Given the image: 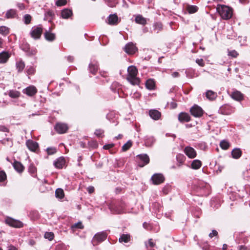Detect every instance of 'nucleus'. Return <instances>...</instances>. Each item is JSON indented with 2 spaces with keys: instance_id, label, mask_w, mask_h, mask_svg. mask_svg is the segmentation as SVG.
<instances>
[{
  "instance_id": "14",
  "label": "nucleus",
  "mask_w": 250,
  "mask_h": 250,
  "mask_svg": "<svg viewBox=\"0 0 250 250\" xmlns=\"http://www.w3.org/2000/svg\"><path fill=\"white\" fill-rule=\"evenodd\" d=\"M231 98L237 101H241L243 100V94L240 91L236 90L233 91L231 94Z\"/></svg>"
},
{
  "instance_id": "60",
  "label": "nucleus",
  "mask_w": 250,
  "mask_h": 250,
  "mask_svg": "<svg viewBox=\"0 0 250 250\" xmlns=\"http://www.w3.org/2000/svg\"><path fill=\"white\" fill-rule=\"evenodd\" d=\"M2 40L1 38H0V47H2Z\"/></svg>"
},
{
  "instance_id": "30",
  "label": "nucleus",
  "mask_w": 250,
  "mask_h": 250,
  "mask_svg": "<svg viewBox=\"0 0 250 250\" xmlns=\"http://www.w3.org/2000/svg\"><path fill=\"white\" fill-rule=\"evenodd\" d=\"M55 194L57 198L62 199L64 197L63 190L61 188H58L56 190Z\"/></svg>"
},
{
  "instance_id": "5",
  "label": "nucleus",
  "mask_w": 250,
  "mask_h": 250,
  "mask_svg": "<svg viewBox=\"0 0 250 250\" xmlns=\"http://www.w3.org/2000/svg\"><path fill=\"white\" fill-rule=\"evenodd\" d=\"M68 129V125L64 123H58L55 126V130L59 134L65 133Z\"/></svg>"
},
{
  "instance_id": "50",
  "label": "nucleus",
  "mask_w": 250,
  "mask_h": 250,
  "mask_svg": "<svg viewBox=\"0 0 250 250\" xmlns=\"http://www.w3.org/2000/svg\"><path fill=\"white\" fill-rule=\"evenodd\" d=\"M113 146H114L113 144L105 145L103 146V148L104 149H110V148L112 147Z\"/></svg>"
},
{
  "instance_id": "45",
  "label": "nucleus",
  "mask_w": 250,
  "mask_h": 250,
  "mask_svg": "<svg viewBox=\"0 0 250 250\" xmlns=\"http://www.w3.org/2000/svg\"><path fill=\"white\" fill-rule=\"evenodd\" d=\"M196 62L198 64L201 66H204L205 65V63L204 62V61L202 59H197L196 60Z\"/></svg>"
},
{
  "instance_id": "19",
  "label": "nucleus",
  "mask_w": 250,
  "mask_h": 250,
  "mask_svg": "<svg viewBox=\"0 0 250 250\" xmlns=\"http://www.w3.org/2000/svg\"><path fill=\"white\" fill-rule=\"evenodd\" d=\"M178 119L180 122H189L190 117L189 115L186 113H181L178 116Z\"/></svg>"
},
{
  "instance_id": "15",
  "label": "nucleus",
  "mask_w": 250,
  "mask_h": 250,
  "mask_svg": "<svg viewBox=\"0 0 250 250\" xmlns=\"http://www.w3.org/2000/svg\"><path fill=\"white\" fill-rule=\"evenodd\" d=\"M10 57V54L7 52L3 51L0 53V63H4L7 62Z\"/></svg>"
},
{
  "instance_id": "59",
  "label": "nucleus",
  "mask_w": 250,
  "mask_h": 250,
  "mask_svg": "<svg viewBox=\"0 0 250 250\" xmlns=\"http://www.w3.org/2000/svg\"><path fill=\"white\" fill-rule=\"evenodd\" d=\"M148 224H147L145 222L144 224H143V227L144 228H145V229H147V226H148Z\"/></svg>"
},
{
  "instance_id": "9",
  "label": "nucleus",
  "mask_w": 250,
  "mask_h": 250,
  "mask_svg": "<svg viewBox=\"0 0 250 250\" xmlns=\"http://www.w3.org/2000/svg\"><path fill=\"white\" fill-rule=\"evenodd\" d=\"M124 50L126 53L133 54L137 51V48L132 42H129L125 46Z\"/></svg>"
},
{
  "instance_id": "38",
  "label": "nucleus",
  "mask_w": 250,
  "mask_h": 250,
  "mask_svg": "<svg viewBox=\"0 0 250 250\" xmlns=\"http://www.w3.org/2000/svg\"><path fill=\"white\" fill-rule=\"evenodd\" d=\"M54 234L53 232H47L44 234V238L46 239H48L49 240L51 241L54 238Z\"/></svg>"
},
{
  "instance_id": "11",
  "label": "nucleus",
  "mask_w": 250,
  "mask_h": 250,
  "mask_svg": "<svg viewBox=\"0 0 250 250\" xmlns=\"http://www.w3.org/2000/svg\"><path fill=\"white\" fill-rule=\"evenodd\" d=\"M42 32V29L41 27H36L34 28L31 31V35L33 38L37 39L40 38Z\"/></svg>"
},
{
  "instance_id": "42",
  "label": "nucleus",
  "mask_w": 250,
  "mask_h": 250,
  "mask_svg": "<svg viewBox=\"0 0 250 250\" xmlns=\"http://www.w3.org/2000/svg\"><path fill=\"white\" fill-rule=\"evenodd\" d=\"M83 226L81 222H78L77 223L75 224L74 225L72 226V228H79V229H83Z\"/></svg>"
},
{
  "instance_id": "55",
  "label": "nucleus",
  "mask_w": 250,
  "mask_h": 250,
  "mask_svg": "<svg viewBox=\"0 0 250 250\" xmlns=\"http://www.w3.org/2000/svg\"><path fill=\"white\" fill-rule=\"evenodd\" d=\"M177 104L175 103L172 102L171 103V106L172 108H174L176 107Z\"/></svg>"
},
{
  "instance_id": "33",
  "label": "nucleus",
  "mask_w": 250,
  "mask_h": 250,
  "mask_svg": "<svg viewBox=\"0 0 250 250\" xmlns=\"http://www.w3.org/2000/svg\"><path fill=\"white\" fill-rule=\"evenodd\" d=\"M198 7L194 5L188 6L187 7V10L190 14L194 13L197 11Z\"/></svg>"
},
{
  "instance_id": "51",
  "label": "nucleus",
  "mask_w": 250,
  "mask_h": 250,
  "mask_svg": "<svg viewBox=\"0 0 250 250\" xmlns=\"http://www.w3.org/2000/svg\"><path fill=\"white\" fill-rule=\"evenodd\" d=\"M87 191L89 193H92L94 191V188L93 187H89L87 188Z\"/></svg>"
},
{
  "instance_id": "4",
  "label": "nucleus",
  "mask_w": 250,
  "mask_h": 250,
  "mask_svg": "<svg viewBox=\"0 0 250 250\" xmlns=\"http://www.w3.org/2000/svg\"><path fill=\"white\" fill-rule=\"evenodd\" d=\"M5 222L10 226L14 228H20L23 226V224L21 221L11 217H7L5 220Z\"/></svg>"
},
{
  "instance_id": "39",
  "label": "nucleus",
  "mask_w": 250,
  "mask_h": 250,
  "mask_svg": "<svg viewBox=\"0 0 250 250\" xmlns=\"http://www.w3.org/2000/svg\"><path fill=\"white\" fill-rule=\"evenodd\" d=\"M46 151L49 155H52L56 152V149L54 147H48L46 149Z\"/></svg>"
},
{
  "instance_id": "40",
  "label": "nucleus",
  "mask_w": 250,
  "mask_h": 250,
  "mask_svg": "<svg viewBox=\"0 0 250 250\" xmlns=\"http://www.w3.org/2000/svg\"><path fill=\"white\" fill-rule=\"evenodd\" d=\"M6 179V175L4 171H0V182H3Z\"/></svg>"
},
{
  "instance_id": "25",
  "label": "nucleus",
  "mask_w": 250,
  "mask_h": 250,
  "mask_svg": "<svg viewBox=\"0 0 250 250\" xmlns=\"http://www.w3.org/2000/svg\"><path fill=\"white\" fill-rule=\"evenodd\" d=\"M155 85V82L153 80L149 79L146 82V86L149 90L154 89Z\"/></svg>"
},
{
  "instance_id": "52",
  "label": "nucleus",
  "mask_w": 250,
  "mask_h": 250,
  "mask_svg": "<svg viewBox=\"0 0 250 250\" xmlns=\"http://www.w3.org/2000/svg\"><path fill=\"white\" fill-rule=\"evenodd\" d=\"M0 130L3 131V132H6V131H7L8 129L4 126H0Z\"/></svg>"
},
{
  "instance_id": "16",
  "label": "nucleus",
  "mask_w": 250,
  "mask_h": 250,
  "mask_svg": "<svg viewBox=\"0 0 250 250\" xmlns=\"http://www.w3.org/2000/svg\"><path fill=\"white\" fill-rule=\"evenodd\" d=\"M65 164V160L62 157H60L54 163V165L57 168H62Z\"/></svg>"
},
{
  "instance_id": "37",
  "label": "nucleus",
  "mask_w": 250,
  "mask_h": 250,
  "mask_svg": "<svg viewBox=\"0 0 250 250\" xmlns=\"http://www.w3.org/2000/svg\"><path fill=\"white\" fill-rule=\"evenodd\" d=\"M9 33L8 28L4 26H2L0 27V33L2 35H6Z\"/></svg>"
},
{
  "instance_id": "43",
  "label": "nucleus",
  "mask_w": 250,
  "mask_h": 250,
  "mask_svg": "<svg viewBox=\"0 0 250 250\" xmlns=\"http://www.w3.org/2000/svg\"><path fill=\"white\" fill-rule=\"evenodd\" d=\"M66 3V0H58L56 2V5L57 6H62L64 5Z\"/></svg>"
},
{
  "instance_id": "20",
  "label": "nucleus",
  "mask_w": 250,
  "mask_h": 250,
  "mask_svg": "<svg viewBox=\"0 0 250 250\" xmlns=\"http://www.w3.org/2000/svg\"><path fill=\"white\" fill-rule=\"evenodd\" d=\"M149 115L154 120H158L161 117V113L157 110H150Z\"/></svg>"
},
{
  "instance_id": "61",
  "label": "nucleus",
  "mask_w": 250,
  "mask_h": 250,
  "mask_svg": "<svg viewBox=\"0 0 250 250\" xmlns=\"http://www.w3.org/2000/svg\"><path fill=\"white\" fill-rule=\"evenodd\" d=\"M227 245L226 244H224L223 246V249L224 250H226L227 249Z\"/></svg>"
},
{
  "instance_id": "3",
  "label": "nucleus",
  "mask_w": 250,
  "mask_h": 250,
  "mask_svg": "<svg viewBox=\"0 0 250 250\" xmlns=\"http://www.w3.org/2000/svg\"><path fill=\"white\" fill-rule=\"evenodd\" d=\"M106 237L107 235L104 232L97 233L95 235L92 240L93 245H96L98 243L104 241V240H105Z\"/></svg>"
},
{
  "instance_id": "64",
  "label": "nucleus",
  "mask_w": 250,
  "mask_h": 250,
  "mask_svg": "<svg viewBox=\"0 0 250 250\" xmlns=\"http://www.w3.org/2000/svg\"><path fill=\"white\" fill-rule=\"evenodd\" d=\"M241 2H244L246 0H239Z\"/></svg>"
},
{
  "instance_id": "21",
  "label": "nucleus",
  "mask_w": 250,
  "mask_h": 250,
  "mask_svg": "<svg viewBox=\"0 0 250 250\" xmlns=\"http://www.w3.org/2000/svg\"><path fill=\"white\" fill-rule=\"evenodd\" d=\"M231 155L233 158L238 159L242 155V151L240 148H234L231 152Z\"/></svg>"
},
{
  "instance_id": "58",
  "label": "nucleus",
  "mask_w": 250,
  "mask_h": 250,
  "mask_svg": "<svg viewBox=\"0 0 250 250\" xmlns=\"http://www.w3.org/2000/svg\"><path fill=\"white\" fill-rule=\"evenodd\" d=\"M18 6L21 9H22L24 8V5L22 3L18 4Z\"/></svg>"
},
{
  "instance_id": "31",
  "label": "nucleus",
  "mask_w": 250,
  "mask_h": 250,
  "mask_svg": "<svg viewBox=\"0 0 250 250\" xmlns=\"http://www.w3.org/2000/svg\"><path fill=\"white\" fill-rule=\"evenodd\" d=\"M16 15V11L11 9L7 12L6 13V17L8 19L12 18L15 17Z\"/></svg>"
},
{
  "instance_id": "53",
  "label": "nucleus",
  "mask_w": 250,
  "mask_h": 250,
  "mask_svg": "<svg viewBox=\"0 0 250 250\" xmlns=\"http://www.w3.org/2000/svg\"><path fill=\"white\" fill-rule=\"evenodd\" d=\"M33 71H34L33 68L31 67V68H30L29 69H28L27 73L29 74H30L33 73Z\"/></svg>"
},
{
  "instance_id": "48",
  "label": "nucleus",
  "mask_w": 250,
  "mask_h": 250,
  "mask_svg": "<svg viewBox=\"0 0 250 250\" xmlns=\"http://www.w3.org/2000/svg\"><path fill=\"white\" fill-rule=\"evenodd\" d=\"M103 133L104 131L102 129H97L95 132V134L99 137H100Z\"/></svg>"
},
{
  "instance_id": "8",
  "label": "nucleus",
  "mask_w": 250,
  "mask_h": 250,
  "mask_svg": "<svg viewBox=\"0 0 250 250\" xmlns=\"http://www.w3.org/2000/svg\"><path fill=\"white\" fill-rule=\"evenodd\" d=\"M184 152L190 159L194 158L197 155L195 150L190 146L186 147L184 149Z\"/></svg>"
},
{
  "instance_id": "6",
  "label": "nucleus",
  "mask_w": 250,
  "mask_h": 250,
  "mask_svg": "<svg viewBox=\"0 0 250 250\" xmlns=\"http://www.w3.org/2000/svg\"><path fill=\"white\" fill-rule=\"evenodd\" d=\"M191 114L195 117H200L203 114V109L197 105L193 106L190 110Z\"/></svg>"
},
{
  "instance_id": "17",
  "label": "nucleus",
  "mask_w": 250,
  "mask_h": 250,
  "mask_svg": "<svg viewBox=\"0 0 250 250\" xmlns=\"http://www.w3.org/2000/svg\"><path fill=\"white\" fill-rule=\"evenodd\" d=\"M108 23L111 25L117 24L118 23V16L115 15H111L108 17Z\"/></svg>"
},
{
  "instance_id": "62",
  "label": "nucleus",
  "mask_w": 250,
  "mask_h": 250,
  "mask_svg": "<svg viewBox=\"0 0 250 250\" xmlns=\"http://www.w3.org/2000/svg\"><path fill=\"white\" fill-rule=\"evenodd\" d=\"M122 135H119L118 136L116 137V138L117 139H121L122 138Z\"/></svg>"
},
{
  "instance_id": "22",
  "label": "nucleus",
  "mask_w": 250,
  "mask_h": 250,
  "mask_svg": "<svg viewBox=\"0 0 250 250\" xmlns=\"http://www.w3.org/2000/svg\"><path fill=\"white\" fill-rule=\"evenodd\" d=\"M62 17L63 19H68L72 15V11L68 9H65L62 11Z\"/></svg>"
},
{
  "instance_id": "56",
  "label": "nucleus",
  "mask_w": 250,
  "mask_h": 250,
  "mask_svg": "<svg viewBox=\"0 0 250 250\" xmlns=\"http://www.w3.org/2000/svg\"><path fill=\"white\" fill-rule=\"evenodd\" d=\"M8 250H17V249L13 246H9Z\"/></svg>"
},
{
  "instance_id": "47",
  "label": "nucleus",
  "mask_w": 250,
  "mask_h": 250,
  "mask_svg": "<svg viewBox=\"0 0 250 250\" xmlns=\"http://www.w3.org/2000/svg\"><path fill=\"white\" fill-rule=\"evenodd\" d=\"M229 55L235 58L237 56L238 53L236 51L232 50L229 52Z\"/></svg>"
},
{
  "instance_id": "29",
  "label": "nucleus",
  "mask_w": 250,
  "mask_h": 250,
  "mask_svg": "<svg viewBox=\"0 0 250 250\" xmlns=\"http://www.w3.org/2000/svg\"><path fill=\"white\" fill-rule=\"evenodd\" d=\"M44 36L46 40L49 41H53L55 38V34L49 32H46L44 34Z\"/></svg>"
},
{
  "instance_id": "41",
  "label": "nucleus",
  "mask_w": 250,
  "mask_h": 250,
  "mask_svg": "<svg viewBox=\"0 0 250 250\" xmlns=\"http://www.w3.org/2000/svg\"><path fill=\"white\" fill-rule=\"evenodd\" d=\"M24 22L25 24H29L31 20V17L28 14H26L24 17Z\"/></svg>"
},
{
  "instance_id": "24",
  "label": "nucleus",
  "mask_w": 250,
  "mask_h": 250,
  "mask_svg": "<svg viewBox=\"0 0 250 250\" xmlns=\"http://www.w3.org/2000/svg\"><path fill=\"white\" fill-rule=\"evenodd\" d=\"M13 167L16 170L19 172H21L23 170L24 167L22 165L17 161L13 163Z\"/></svg>"
},
{
  "instance_id": "2",
  "label": "nucleus",
  "mask_w": 250,
  "mask_h": 250,
  "mask_svg": "<svg viewBox=\"0 0 250 250\" xmlns=\"http://www.w3.org/2000/svg\"><path fill=\"white\" fill-rule=\"evenodd\" d=\"M217 10L222 19H229L232 15V9L226 5H218Z\"/></svg>"
},
{
  "instance_id": "49",
  "label": "nucleus",
  "mask_w": 250,
  "mask_h": 250,
  "mask_svg": "<svg viewBox=\"0 0 250 250\" xmlns=\"http://www.w3.org/2000/svg\"><path fill=\"white\" fill-rule=\"evenodd\" d=\"M218 232L215 230H213L212 232L209 234V237L212 238L213 236H216Z\"/></svg>"
},
{
  "instance_id": "63",
  "label": "nucleus",
  "mask_w": 250,
  "mask_h": 250,
  "mask_svg": "<svg viewBox=\"0 0 250 250\" xmlns=\"http://www.w3.org/2000/svg\"><path fill=\"white\" fill-rule=\"evenodd\" d=\"M122 212L123 211L122 210L116 211V212L117 213H122Z\"/></svg>"
},
{
  "instance_id": "32",
  "label": "nucleus",
  "mask_w": 250,
  "mask_h": 250,
  "mask_svg": "<svg viewBox=\"0 0 250 250\" xmlns=\"http://www.w3.org/2000/svg\"><path fill=\"white\" fill-rule=\"evenodd\" d=\"M220 146L223 149H227L229 147V144L228 141L223 140L220 142Z\"/></svg>"
},
{
  "instance_id": "7",
  "label": "nucleus",
  "mask_w": 250,
  "mask_h": 250,
  "mask_svg": "<svg viewBox=\"0 0 250 250\" xmlns=\"http://www.w3.org/2000/svg\"><path fill=\"white\" fill-rule=\"evenodd\" d=\"M151 180L154 185H159L164 182L165 178L161 174H154L151 177Z\"/></svg>"
},
{
  "instance_id": "23",
  "label": "nucleus",
  "mask_w": 250,
  "mask_h": 250,
  "mask_svg": "<svg viewBox=\"0 0 250 250\" xmlns=\"http://www.w3.org/2000/svg\"><path fill=\"white\" fill-rule=\"evenodd\" d=\"M135 21L138 24L145 25L146 23V19L142 15H138L135 18Z\"/></svg>"
},
{
  "instance_id": "54",
  "label": "nucleus",
  "mask_w": 250,
  "mask_h": 250,
  "mask_svg": "<svg viewBox=\"0 0 250 250\" xmlns=\"http://www.w3.org/2000/svg\"><path fill=\"white\" fill-rule=\"evenodd\" d=\"M239 250H247V248L243 246H240L239 247Z\"/></svg>"
},
{
  "instance_id": "12",
  "label": "nucleus",
  "mask_w": 250,
  "mask_h": 250,
  "mask_svg": "<svg viewBox=\"0 0 250 250\" xmlns=\"http://www.w3.org/2000/svg\"><path fill=\"white\" fill-rule=\"evenodd\" d=\"M23 92L29 96H32L37 93V90L35 86H30L24 89Z\"/></svg>"
},
{
  "instance_id": "13",
  "label": "nucleus",
  "mask_w": 250,
  "mask_h": 250,
  "mask_svg": "<svg viewBox=\"0 0 250 250\" xmlns=\"http://www.w3.org/2000/svg\"><path fill=\"white\" fill-rule=\"evenodd\" d=\"M138 159L144 163L143 164H139L141 167H144L145 165L147 164L149 162V158L146 154H141L137 156Z\"/></svg>"
},
{
  "instance_id": "1",
  "label": "nucleus",
  "mask_w": 250,
  "mask_h": 250,
  "mask_svg": "<svg viewBox=\"0 0 250 250\" xmlns=\"http://www.w3.org/2000/svg\"><path fill=\"white\" fill-rule=\"evenodd\" d=\"M128 76L127 80L133 85L139 84L140 80L136 77L138 71L137 68L134 66H130L127 69Z\"/></svg>"
},
{
  "instance_id": "18",
  "label": "nucleus",
  "mask_w": 250,
  "mask_h": 250,
  "mask_svg": "<svg viewBox=\"0 0 250 250\" xmlns=\"http://www.w3.org/2000/svg\"><path fill=\"white\" fill-rule=\"evenodd\" d=\"M206 97L210 101L215 100L217 97V94L216 92L212 90H208L206 93Z\"/></svg>"
},
{
  "instance_id": "44",
  "label": "nucleus",
  "mask_w": 250,
  "mask_h": 250,
  "mask_svg": "<svg viewBox=\"0 0 250 250\" xmlns=\"http://www.w3.org/2000/svg\"><path fill=\"white\" fill-rule=\"evenodd\" d=\"M154 27L155 29L159 31L162 29V24L161 23H156L154 24Z\"/></svg>"
},
{
  "instance_id": "26",
  "label": "nucleus",
  "mask_w": 250,
  "mask_h": 250,
  "mask_svg": "<svg viewBox=\"0 0 250 250\" xmlns=\"http://www.w3.org/2000/svg\"><path fill=\"white\" fill-rule=\"evenodd\" d=\"M202 165L201 162L199 160H194L191 164V167L194 169H199Z\"/></svg>"
},
{
  "instance_id": "35",
  "label": "nucleus",
  "mask_w": 250,
  "mask_h": 250,
  "mask_svg": "<svg viewBox=\"0 0 250 250\" xmlns=\"http://www.w3.org/2000/svg\"><path fill=\"white\" fill-rule=\"evenodd\" d=\"M98 66L96 64H93L92 63L89 64V70L91 73L95 74L98 70Z\"/></svg>"
},
{
  "instance_id": "27",
  "label": "nucleus",
  "mask_w": 250,
  "mask_h": 250,
  "mask_svg": "<svg viewBox=\"0 0 250 250\" xmlns=\"http://www.w3.org/2000/svg\"><path fill=\"white\" fill-rule=\"evenodd\" d=\"M25 67V64L22 61L17 62L16 63V67L19 72H21Z\"/></svg>"
},
{
  "instance_id": "10",
  "label": "nucleus",
  "mask_w": 250,
  "mask_h": 250,
  "mask_svg": "<svg viewBox=\"0 0 250 250\" xmlns=\"http://www.w3.org/2000/svg\"><path fill=\"white\" fill-rule=\"evenodd\" d=\"M26 145L29 150L34 152H35L39 147L38 143L31 140H27Z\"/></svg>"
},
{
  "instance_id": "46",
  "label": "nucleus",
  "mask_w": 250,
  "mask_h": 250,
  "mask_svg": "<svg viewBox=\"0 0 250 250\" xmlns=\"http://www.w3.org/2000/svg\"><path fill=\"white\" fill-rule=\"evenodd\" d=\"M155 244L153 243L152 239H150L148 240V243H146V245L147 247L148 246H149L150 247L152 248L153 247Z\"/></svg>"
},
{
  "instance_id": "57",
  "label": "nucleus",
  "mask_w": 250,
  "mask_h": 250,
  "mask_svg": "<svg viewBox=\"0 0 250 250\" xmlns=\"http://www.w3.org/2000/svg\"><path fill=\"white\" fill-rule=\"evenodd\" d=\"M172 76L173 77H177L179 76V73L178 72H174L172 74Z\"/></svg>"
},
{
  "instance_id": "36",
  "label": "nucleus",
  "mask_w": 250,
  "mask_h": 250,
  "mask_svg": "<svg viewBox=\"0 0 250 250\" xmlns=\"http://www.w3.org/2000/svg\"><path fill=\"white\" fill-rule=\"evenodd\" d=\"M132 146V143L130 141H128L125 143L122 147V150L124 151H125L128 150Z\"/></svg>"
},
{
  "instance_id": "34",
  "label": "nucleus",
  "mask_w": 250,
  "mask_h": 250,
  "mask_svg": "<svg viewBox=\"0 0 250 250\" xmlns=\"http://www.w3.org/2000/svg\"><path fill=\"white\" fill-rule=\"evenodd\" d=\"M20 93L16 90H10L9 92V96L13 98H16L20 96Z\"/></svg>"
},
{
  "instance_id": "28",
  "label": "nucleus",
  "mask_w": 250,
  "mask_h": 250,
  "mask_svg": "<svg viewBox=\"0 0 250 250\" xmlns=\"http://www.w3.org/2000/svg\"><path fill=\"white\" fill-rule=\"evenodd\" d=\"M130 235L128 234H123L121 237L119 239L120 242L127 243L130 240Z\"/></svg>"
}]
</instances>
